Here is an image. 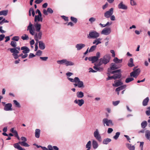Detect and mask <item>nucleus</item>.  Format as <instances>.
Instances as JSON below:
<instances>
[{
	"label": "nucleus",
	"instance_id": "nucleus-1",
	"mask_svg": "<svg viewBox=\"0 0 150 150\" xmlns=\"http://www.w3.org/2000/svg\"><path fill=\"white\" fill-rule=\"evenodd\" d=\"M33 25L30 22L28 26L27 27V30H29L30 33L32 35H34V39L37 41H38V40L40 39L42 35L41 31H39L34 33V29H33Z\"/></svg>",
	"mask_w": 150,
	"mask_h": 150
},
{
	"label": "nucleus",
	"instance_id": "nucleus-2",
	"mask_svg": "<svg viewBox=\"0 0 150 150\" xmlns=\"http://www.w3.org/2000/svg\"><path fill=\"white\" fill-rule=\"evenodd\" d=\"M121 66V65H117L114 63H112L111 64V66L110 67V69H108V71L110 73L108 74H110V73L112 74H114L116 73L117 72H119L120 71V69H118L116 70L113 71H111V70H114L116 69H118L120 68Z\"/></svg>",
	"mask_w": 150,
	"mask_h": 150
},
{
	"label": "nucleus",
	"instance_id": "nucleus-3",
	"mask_svg": "<svg viewBox=\"0 0 150 150\" xmlns=\"http://www.w3.org/2000/svg\"><path fill=\"white\" fill-rule=\"evenodd\" d=\"M110 59V55L106 54L105 55L103 58L99 59L98 65L101 66L103 64H106L109 62Z\"/></svg>",
	"mask_w": 150,
	"mask_h": 150
},
{
	"label": "nucleus",
	"instance_id": "nucleus-4",
	"mask_svg": "<svg viewBox=\"0 0 150 150\" xmlns=\"http://www.w3.org/2000/svg\"><path fill=\"white\" fill-rule=\"evenodd\" d=\"M100 36V34L95 30H93L89 33L87 35V38L88 39H95L98 37Z\"/></svg>",
	"mask_w": 150,
	"mask_h": 150
},
{
	"label": "nucleus",
	"instance_id": "nucleus-5",
	"mask_svg": "<svg viewBox=\"0 0 150 150\" xmlns=\"http://www.w3.org/2000/svg\"><path fill=\"white\" fill-rule=\"evenodd\" d=\"M137 67H135L133 69V71L130 73V76L131 77H133L137 78V76L139 74L140 72V70L138 68L135 69Z\"/></svg>",
	"mask_w": 150,
	"mask_h": 150
},
{
	"label": "nucleus",
	"instance_id": "nucleus-6",
	"mask_svg": "<svg viewBox=\"0 0 150 150\" xmlns=\"http://www.w3.org/2000/svg\"><path fill=\"white\" fill-rule=\"evenodd\" d=\"M100 56V53L98 52L96 53V56L89 57L88 58V59L90 61H91L92 63H93L98 61Z\"/></svg>",
	"mask_w": 150,
	"mask_h": 150
},
{
	"label": "nucleus",
	"instance_id": "nucleus-7",
	"mask_svg": "<svg viewBox=\"0 0 150 150\" xmlns=\"http://www.w3.org/2000/svg\"><path fill=\"white\" fill-rule=\"evenodd\" d=\"M8 50H10L11 53H13L12 55L13 56L15 59H16L18 58V54L19 52V51L14 47V48H9Z\"/></svg>",
	"mask_w": 150,
	"mask_h": 150
},
{
	"label": "nucleus",
	"instance_id": "nucleus-8",
	"mask_svg": "<svg viewBox=\"0 0 150 150\" xmlns=\"http://www.w3.org/2000/svg\"><path fill=\"white\" fill-rule=\"evenodd\" d=\"M74 85L75 87L78 86L79 88L84 87L83 82L80 81L79 78L78 77L76 79L75 83H74Z\"/></svg>",
	"mask_w": 150,
	"mask_h": 150
},
{
	"label": "nucleus",
	"instance_id": "nucleus-9",
	"mask_svg": "<svg viewBox=\"0 0 150 150\" xmlns=\"http://www.w3.org/2000/svg\"><path fill=\"white\" fill-rule=\"evenodd\" d=\"M102 122L104 126H105V124L107 126H108L110 125H113L112 120H108L107 118L103 119Z\"/></svg>",
	"mask_w": 150,
	"mask_h": 150
},
{
	"label": "nucleus",
	"instance_id": "nucleus-10",
	"mask_svg": "<svg viewBox=\"0 0 150 150\" xmlns=\"http://www.w3.org/2000/svg\"><path fill=\"white\" fill-rule=\"evenodd\" d=\"M94 136L96 139L100 142L102 141L101 137L99 133L98 129H96L93 134Z\"/></svg>",
	"mask_w": 150,
	"mask_h": 150
},
{
	"label": "nucleus",
	"instance_id": "nucleus-11",
	"mask_svg": "<svg viewBox=\"0 0 150 150\" xmlns=\"http://www.w3.org/2000/svg\"><path fill=\"white\" fill-rule=\"evenodd\" d=\"M113 8H110L108 11H106L104 13V16L107 18H110L113 13Z\"/></svg>",
	"mask_w": 150,
	"mask_h": 150
},
{
	"label": "nucleus",
	"instance_id": "nucleus-12",
	"mask_svg": "<svg viewBox=\"0 0 150 150\" xmlns=\"http://www.w3.org/2000/svg\"><path fill=\"white\" fill-rule=\"evenodd\" d=\"M111 32L110 28H104L101 32V34L105 35H108Z\"/></svg>",
	"mask_w": 150,
	"mask_h": 150
},
{
	"label": "nucleus",
	"instance_id": "nucleus-13",
	"mask_svg": "<svg viewBox=\"0 0 150 150\" xmlns=\"http://www.w3.org/2000/svg\"><path fill=\"white\" fill-rule=\"evenodd\" d=\"M12 105L11 103H8L5 105L4 110L5 111H10L12 110Z\"/></svg>",
	"mask_w": 150,
	"mask_h": 150
},
{
	"label": "nucleus",
	"instance_id": "nucleus-14",
	"mask_svg": "<svg viewBox=\"0 0 150 150\" xmlns=\"http://www.w3.org/2000/svg\"><path fill=\"white\" fill-rule=\"evenodd\" d=\"M98 63L97 64H95L94 66L93 67V69L96 70V72L97 71H103V68L102 67H100V66H98Z\"/></svg>",
	"mask_w": 150,
	"mask_h": 150
},
{
	"label": "nucleus",
	"instance_id": "nucleus-15",
	"mask_svg": "<svg viewBox=\"0 0 150 150\" xmlns=\"http://www.w3.org/2000/svg\"><path fill=\"white\" fill-rule=\"evenodd\" d=\"M86 45L84 44L79 43L76 45L75 47L76 48L77 50L79 51L84 47Z\"/></svg>",
	"mask_w": 150,
	"mask_h": 150
},
{
	"label": "nucleus",
	"instance_id": "nucleus-16",
	"mask_svg": "<svg viewBox=\"0 0 150 150\" xmlns=\"http://www.w3.org/2000/svg\"><path fill=\"white\" fill-rule=\"evenodd\" d=\"M74 103L78 105L80 107L84 103V101L83 99H76L74 101Z\"/></svg>",
	"mask_w": 150,
	"mask_h": 150
},
{
	"label": "nucleus",
	"instance_id": "nucleus-17",
	"mask_svg": "<svg viewBox=\"0 0 150 150\" xmlns=\"http://www.w3.org/2000/svg\"><path fill=\"white\" fill-rule=\"evenodd\" d=\"M21 50H23L22 52L23 54H27L30 52V49L27 46H24L21 47Z\"/></svg>",
	"mask_w": 150,
	"mask_h": 150
},
{
	"label": "nucleus",
	"instance_id": "nucleus-18",
	"mask_svg": "<svg viewBox=\"0 0 150 150\" xmlns=\"http://www.w3.org/2000/svg\"><path fill=\"white\" fill-rule=\"evenodd\" d=\"M118 8L119 9L127 10V7L125 5L123 4V2H121L118 5Z\"/></svg>",
	"mask_w": 150,
	"mask_h": 150
},
{
	"label": "nucleus",
	"instance_id": "nucleus-19",
	"mask_svg": "<svg viewBox=\"0 0 150 150\" xmlns=\"http://www.w3.org/2000/svg\"><path fill=\"white\" fill-rule=\"evenodd\" d=\"M93 40V44H95V45H97L101 43V40H102V38H96Z\"/></svg>",
	"mask_w": 150,
	"mask_h": 150
},
{
	"label": "nucleus",
	"instance_id": "nucleus-20",
	"mask_svg": "<svg viewBox=\"0 0 150 150\" xmlns=\"http://www.w3.org/2000/svg\"><path fill=\"white\" fill-rule=\"evenodd\" d=\"M115 84H113L112 86H113L118 87L121 86L123 84V83L120 80H116L115 81Z\"/></svg>",
	"mask_w": 150,
	"mask_h": 150
},
{
	"label": "nucleus",
	"instance_id": "nucleus-21",
	"mask_svg": "<svg viewBox=\"0 0 150 150\" xmlns=\"http://www.w3.org/2000/svg\"><path fill=\"white\" fill-rule=\"evenodd\" d=\"M38 42L39 48L42 50H44L45 47V44L42 41H38Z\"/></svg>",
	"mask_w": 150,
	"mask_h": 150
},
{
	"label": "nucleus",
	"instance_id": "nucleus-22",
	"mask_svg": "<svg viewBox=\"0 0 150 150\" xmlns=\"http://www.w3.org/2000/svg\"><path fill=\"white\" fill-rule=\"evenodd\" d=\"M34 26L35 28L36 32H39V31H40L41 25L40 24L38 23H37L35 24Z\"/></svg>",
	"mask_w": 150,
	"mask_h": 150
},
{
	"label": "nucleus",
	"instance_id": "nucleus-23",
	"mask_svg": "<svg viewBox=\"0 0 150 150\" xmlns=\"http://www.w3.org/2000/svg\"><path fill=\"white\" fill-rule=\"evenodd\" d=\"M149 100V98L146 97L144 99L142 102V105L144 106H146L148 105V103Z\"/></svg>",
	"mask_w": 150,
	"mask_h": 150
},
{
	"label": "nucleus",
	"instance_id": "nucleus-24",
	"mask_svg": "<svg viewBox=\"0 0 150 150\" xmlns=\"http://www.w3.org/2000/svg\"><path fill=\"white\" fill-rule=\"evenodd\" d=\"M48 150H59V148L56 146H54L53 147L51 145H48L47 147Z\"/></svg>",
	"mask_w": 150,
	"mask_h": 150
},
{
	"label": "nucleus",
	"instance_id": "nucleus-25",
	"mask_svg": "<svg viewBox=\"0 0 150 150\" xmlns=\"http://www.w3.org/2000/svg\"><path fill=\"white\" fill-rule=\"evenodd\" d=\"M117 74H115L113 76V79H117L120 78L121 76V75L120 73V72H117Z\"/></svg>",
	"mask_w": 150,
	"mask_h": 150
},
{
	"label": "nucleus",
	"instance_id": "nucleus-26",
	"mask_svg": "<svg viewBox=\"0 0 150 150\" xmlns=\"http://www.w3.org/2000/svg\"><path fill=\"white\" fill-rule=\"evenodd\" d=\"M121 86L115 89L116 91H120L123 90L126 87V85H124L120 86Z\"/></svg>",
	"mask_w": 150,
	"mask_h": 150
},
{
	"label": "nucleus",
	"instance_id": "nucleus-27",
	"mask_svg": "<svg viewBox=\"0 0 150 150\" xmlns=\"http://www.w3.org/2000/svg\"><path fill=\"white\" fill-rule=\"evenodd\" d=\"M127 65L129 67H132L134 66L133 64V59L132 58H131L128 62Z\"/></svg>",
	"mask_w": 150,
	"mask_h": 150
},
{
	"label": "nucleus",
	"instance_id": "nucleus-28",
	"mask_svg": "<svg viewBox=\"0 0 150 150\" xmlns=\"http://www.w3.org/2000/svg\"><path fill=\"white\" fill-rule=\"evenodd\" d=\"M40 130L39 129H36L35 130V136L37 138H39L40 137Z\"/></svg>",
	"mask_w": 150,
	"mask_h": 150
},
{
	"label": "nucleus",
	"instance_id": "nucleus-29",
	"mask_svg": "<svg viewBox=\"0 0 150 150\" xmlns=\"http://www.w3.org/2000/svg\"><path fill=\"white\" fill-rule=\"evenodd\" d=\"M145 136L147 139L150 141V131L146 130L145 132Z\"/></svg>",
	"mask_w": 150,
	"mask_h": 150
},
{
	"label": "nucleus",
	"instance_id": "nucleus-30",
	"mask_svg": "<svg viewBox=\"0 0 150 150\" xmlns=\"http://www.w3.org/2000/svg\"><path fill=\"white\" fill-rule=\"evenodd\" d=\"M92 146L94 149H97L98 147V144L97 142L95 140H93L92 141Z\"/></svg>",
	"mask_w": 150,
	"mask_h": 150
},
{
	"label": "nucleus",
	"instance_id": "nucleus-31",
	"mask_svg": "<svg viewBox=\"0 0 150 150\" xmlns=\"http://www.w3.org/2000/svg\"><path fill=\"white\" fill-rule=\"evenodd\" d=\"M76 96L79 98H82L84 96L83 93L82 91H78L76 93Z\"/></svg>",
	"mask_w": 150,
	"mask_h": 150
},
{
	"label": "nucleus",
	"instance_id": "nucleus-32",
	"mask_svg": "<svg viewBox=\"0 0 150 150\" xmlns=\"http://www.w3.org/2000/svg\"><path fill=\"white\" fill-rule=\"evenodd\" d=\"M111 141V139H110L107 138L104 139L103 142V144H107L109 142H110Z\"/></svg>",
	"mask_w": 150,
	"mask_h": 150
},
{
	"label": "nucleus",
	"instance_id": "nucleus-33",
	"mask_svg": "<svg viewBox=\"0 0 150 150\" xmlns=\"http://www.w3.org/2000/svg\"><path fill=\"white\" fill-rule=\"evenodd\" d=\"M126 146L129 150H135L134 146V145L132 146L131 144H127Z\"/></svg>",
	"mask_w": 150,
	"mask_h": 150
},
{
	"label": "nucleus",
	"instance_id": "nucleus-34",
	"mask_svg": "<svg viewBox=\"0 0 150 150\" xmlns=\"http://www.w3.org/2000/svg\"><path fill=\"white\" fill-rule=\"evenodd\" d=\"M113 61L116 63H121L122 62V59H119L117 57H115L113 60Z\"/></svg>",
	"mask_w": 150,
	"mask_h": 150
},
{
	"label": "nucleus",
	"instance_id": "nucleus-35",
	"mask_svg": "<svg viewBox=\"0 0 150 150\" xmlns=\"http://www.w3.org/2000/svg\"><path fill=\"white\" fill-rule=\"evenodd\" d=\"M8 12V10H3L0 11V16L4 15L6 16L7 15Z\"/></svg>",
	"mask_w": 150,
	"mask_h": 150
},
{
	"label": "nucleus",
	"instance_id": "nucleus-36",
	"mask_svg": "<svg viewBox=\"0 0 150 150\" xmlns=\"http://www.w3.org/2000/svg\"><path fill=\"white\" fill-rule=\"evenodd\" d=\"M147 125V123L146 121H144L142 122L141 123V127L144 129L145 128Z\"/></svg>",
	"mask_w": 150,
	"mask_h": 150
},
{
	"label": "nucleus",
	"instance_id": "nucleus-37",
	"mask_svg": "<svg viewBox=\"0 0 150 150\" xmlns=\"http://www.w3.org/2000/svg\"><path fill=\"white\" fill-rule=\"evenodd\" d=\"M19 142L18 143H16L13 144V146L16 149H17L18 150H19L21 149H22V147H21L19 145Z\"/></svg>",
	"mask_w": 150,
	"mask_h": 150
},
{
	"label": "nucleus",
	"instance_id": "nucleus-38",
	"mask_svg": "<svg viewBox=\"0 0 150 150\" xmlns=\"http://www.w3.org/2000/svg\"><path fill=\"white\" fill-rule=\"evenodd\" d=\"M19 143L21 146H24L29 147L30 146V145H29L26 142H19Z\"/></svg>",
	"mask_w": 150,
	"mask_h": 150
},
{
	"label": "nucleus",
	"instance_id": "nucleus-39",
	"mask_svg": "<svg viewBox=\"0 0 150 150\" xmlns=\"http://www.w3.org/2000/svg\"><path fill=\"white\" fill-rule=\"evenodd\" d=\"M66 59H63L60 60H58L57 61V62L60 64H64L66 65Z\"/></svg>",
	"mask_w": 150,
	"mask_h": 150
},
{
	"label": "nucleus",
	"instance_id": "nucleus-40",
	"mask_svg": "<svg viewBox=\"0 0 150 150\" xmlns=\"http://www.w3.org/2000/svg\"><path fill=\"white\" fill-rule=\"evenodd\" d=\"M74 63L70 61L67 60L66 59L65 65L66 66H72L74 65Z\"/></svg>",
	"mask_w": 150,
	"mask_h": 150
},
{
	"label": "nucleus",
	"instance_id": "nucleus-41",
	"mask_svg": "<svg viewBox=\"0 0 150 150\" xmlns=\"http://www.w3.org/2000/svg\"><path fill=\"white\" fill-rule=\"evenodd\" d=\"M91 142L90 141H89L86 145V148H87L86 150H90L91 149Z\"/></svg>",
	"mask_w": 150,
	"mask_h": 150
},
{
	"label": "nucleus",
	"instance_id": "nucleus-42",
	"mask_svg": "<svg viewBox=\"0 0 150 150\" xmlns=\"http://www.w3.org/2000/svg\"><path fill=\"white\" fill-rule=\"evenodd\" d=\"M96 47L97 46L95 45L92 46L89 50L88 52H91L95 50L96 48Z\"/></svg>",
	"mask_w": 150,
	"mask_h": 150
},
{
	"label": "nucleus",
	"instance_id": "nucleus-43",
	"mask_svg": "<svg viewBox=\"0 0 150 150\" xmlns=\"http://www.w3.org/2000/svg\"><path fill=\"white\" fill-rule=\"evenodd\" d=\"M21 38L23 40H28L29 38L27 35L25 34L21 37Z\"/></svg>",
	"mask_w": 150,
	"mask_h": 150
},
{
	"label": "nucleus",
	"instance_id": "nucleus-44",
	"mask_svg": "<svg viewBox=\"0 0 150 150\" xmlns=\"http://www.w3.org/2000/svg\"><path fill=\"white\" fill-rule=\"evenodd\" d=\"M134 80V79L132 77L128 78L125 80V82L126 83H128Z\"/></svg>",
	"mask_w": 150,
	"mask_h": 150
},
{
	"label": "nucleus",
	"instance_id": "nucleus-45",
	"mask_svg": "<svg viewBox=\"0 0 150 150\" xmlns=\"http://www.w3.org/2000/svg\"><path fill=\"white\" fill-rule=\"evenodd\" d=\"M13 102L14 103V104L16 105V106L18 108H20L21 105H20V103H18L17 100H13Z\"/></svg>",
	"mask_w": 150,
	"mask_h": 150
},
{
	"label": "nucleus",
	"instance_id": "nucleus-46",
	"mask_svg": "<svg viewBox=\"0 0 150 150\" xmlns=\"http://www.w3.org/2000/svg\"><path fill=\"white\" fill-rule=\"evenodd\" d=\"M120 134V132H117L116 133L115 135L113 137V138L115 140H117L119 137Z\"/></svg>",
	"mask_w": 150,
	"mask_h": 150
},
{
	"label": "nucleus",
	"instance_id": "nucleus-47",
	"mask_svg": "<svg viewBox=\"0 0 150 150\" xmlns=\"http://www.w3.org/2000/svg\"><path fill=\"white\" fill-rule=\"evenodd\" d=\"M10 45L13 47H16L17 46V43L16 42L12 41L10 43Z\"/></svg>",
	"mask_w": 150,
	"mask_h": 150
},
{
	"label": "nucleus",
	"instance_id": "nucleus-48",
	"mask_svg": "<svg viewBox=\"0 0 150 150\" xmlns=\"http://www.w3.org/2000/svg\"><path fill=\"white\" fill-rule=\"evenodd\" d=\"M70 19L71 20L75 23H76L77 22V19L73 16L71 17Z\"/></svg>",
	"mask_w": 150,
	"mask_h": 150
},
{
	"label": "nucleus",
	"instance_id": "nucleus-49",
	"mask_svg": "<svg viewBox=\"0 0 150 150\" xmlns=\"http://www.w3.org/2000/svg\"><path fill=\"white\" fill-rule=\"evenodd\" d=\"M19 36H16L13 37L12 39V40L13 41H18L19 39Z\"/></svg>",
	"mask_w": 150,
	"mask_h": 150
},
{
	"label": "nucleus",
	"instance_id": "nucleus-50",
	"mask_svg": "<svg viewBox=\"0 0 150 150\" xmlns=\"http://www.w3.org/2000/svg\"><path fill=\"white\" fill-rule=\"evenodd\" d=\"M77 78V77H75L74 78V79H73L68 77V79L71 82H75V83Z\"/></svg>",
	"mask_w": 150,
	"mask_h": 150
},
{
	"label": "nucleus",
	"instance_id": "nucleus-51",
	"mask_svg": "<svg viewBox=\"0 0 150 150\" xmlns=\"http://www.w3.org/2000/svg\"><path fill=\"white\" fill-rule=\"evenodd\" d=\"M120 103V100H117L116 101H113L112 104L114 106H116L117 105Z\"/></svg>",
	"mask_w": 150,
	"mask_h": 150
},
{
	"label": "nucleus",
	"instance_id": "nucleus-52",
	"mask_svg": "<svg viewBox=\"0 0 150 150\" xmlns=\"http://www.w3.org/2000/svg\"><path fill=\"white\" fill-rule=\"evenodd\" d=\"M40 18V17L35 15V17L34 21L35 22H36L37 21H39Z\"/></svg>",
	"mask_w": 150,
	"mask_h": 150
},
{
	"label": "nucleus",
	"instance_id": "nucleus-53",
	"mask_svg": "<svg viewBox=\"0 0 150 150\" xmlns=\"http://www.w3.org/2000/svg\"><path fill=\"white\" fill-rule=\"evenodd\" d=\"M96 20L95 18L93 17H91L89 19V21L91 23L94 22Z\"/></svg>",
	"mask_w": 150,
	"mask_h": 150
},
{
	"label": "nucleus",
	"instance_id": "nucleus-54",
	"mask_svg": "<svg viewBox=\"0 0 150 150\" xmlns=\"http://www.w3.org/2000/svg\"><path fill=\"white\" fill-rule=\"evenodd\" d=\"M9 22L7 20H6L4 18L0 21V24H2L5 23H8Z\"/></svg>",
	"mask_w": 150,
	"mask_h": 150
},
{
	"label": "nucleus",
	"instance_id": "nucleus-55",
	"mask_svg": "<svg viewBox=\"0 0 150 150\" xmlns=\"http://www.w3.org/2000/svg\"><path fill=\"white\" fill-rule=\"evenodd\" d=\"M130 4L132 6H135L137 4L136 2L134 0H130Z\"/></svg>",
	"mask_w": 150,
	"mask_h": 150
},
{
	"label": "nucleus",
	"instance_id": "nucleus-56",
	"mask_svg": "<svg viewBox=\"0 0 150 150\" xmlns=\"http://www.w3.org/2000/svg\"><path fill=\"white\" fill-rule=\"evenodd\" d=\"M48 57H40V59L43 61H46L48 59Z\"/></svg>",
	"mask_w": 150,
	"mask_h": 150
},
{
	"label": "nucleus",
	"instance_id": "nucleus-57",
	"mask_svg": "<svg viewBox=\"0 0 150 150\" xmlns=\"http://www.w3.org/2000/svg\"><path fill=\"white\" fill-rule=\"evenodd\" d=\"M42 53V52L40 50H38L36 53V55L38 56H40Z\"/></svg>",
	"mask_w": 150,
	"mask_h": 150
},
{
	"label": "nucleus",
	"instance_id": "nucleus-58",
	"mask_svg": "<svg viewBox=\"0 0 150 150\" xmlns=\"http://www.w3.org/2000/svg\"><path fill=\"white\" fill-rule=\"evenodd\" d=\"M48 12L50 13H53V10L50 8H48L47 9Z\"/></svg>",
	"mask_w": 150,
	"mask_h": 150
},
{
	"label": "nucleus",
	"instance_id": "nucleus-59",
	"mask_svg": "<svg viewBox=\"0 0 150 150\" xmlns=\"http://www.w3.org/2000/svg\"><path fill=\"white\" fill-rule=\"evenodd\" d=\"M108 3L107 2L106 3L105 5H103V6H102L103 9V10L105 9L108 6Z\"/></svg>",
	"mask_w": 150,
	"mask_h": 150
},
{
	"label": "nucleus",
	"instance_id": "nucleus-60",
	"mask_svg": "<svg viewBox=\"0 0 150 150\" xmlns=\"http://www.w3.org/2000/svg\"><path fill=\"white\" fill-rule=\"evenodd\" d=\"M113 131V129L112 128H108V134L111 133Z\"/></svg>",
	"mask_w": 150,
	"mask_h": 150
},
{
	"label": "nucleus",
	"instance_id": "nucleus-61",
	"mask_svg": "<svg viewBox=\"0 0 150 150\" xmlns=\"http://www.w3.org/2000/svg\"><path fill=\"white\" fill-rule=\"evenodd\" d=\"M5 36L4 34H1L0 35V41L2 40L5 37Z\"/></svg>",
	"mask_w": 150,
	"mask_h": 150
},
{
	"label": "nucleus",
	"instance_id": "nucleus-62",
	"mask_svg": "<svg viewBox=\"0 0 150 150\" xmlns=\"http://www.w3.org/2000/svg\"><path fill=\"white\" fill-rule=\"evenodd\" d=\"M43 1V0H35V2L37 4H40Z\"/></svg>",
	"mask_w": 150,
	"mask_h": 150
},
{
	"label": "nucleus",
	"instance_id": "nucleus-63",
	"mask_svg": "<svg viewBox=\"0 0 150 150\" xmlns=\"http://www.w3.org/2000/svg\"><path fill=\"white\" fill-rule=\"evenodd\" d=\"M110 52L112 54V57H115V51L113 50H111L110 51Z\"/></svg>",
	"mask_w": 150,
	"mask_h": 150
},
{
	"label": "nucleus",
	"instance_id": "nucleus-64",
	"mask_svg": "<svg viewBox=\"0 0 150 150\" xmlns=\"http://www.w3.org/2000/svg\"><path fill=\"white\" fill-rule=\"evenodd\" d=\"M35 55L33 53H31L30 54L29 56V59L32 58L33 57H35Z\"/></svg>",
	"mask_w": 150,
	"mask_h": 150
}]
</instances>
